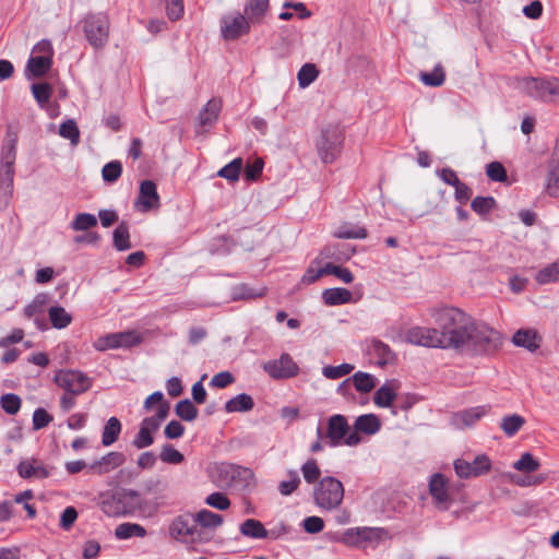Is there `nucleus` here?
Instances as JSON below:
<instances>
[{
	"mask_svg": "<svg viewBox=\"0 0 559 559\" xmlns=\"http://www.w3.org/2000/svg\"><path fill=\"white\" fill-rule=\"evenodd\" d=\"M495 199L491 197H476L471 203V207L477 214L484 215L492 210Z\"/></svg>",
	"mask_w": 559,
	"mask_h": 559,
	"instance_id": "59",
	"label": "nucleus"
},
{
	"mask_svg": "<svg viewBox=\"0 0 559 559\" xmlns=\"http://www.w3.org/2000/svg\"><path fill=\"white\" fill-rule=\"evenodd\" d=\"M429 492L435 500V506L445 511L449 509L451 498L448 492L447 479L441 474H435L429 481Z\"/></svg>",
	"mask_w": 559,
	"mask_h": 559,
	"instance_id": "17",
	"label": "nucleus"
},
{
	"mask_svg": "<svg viewBox=\"0 0 559 559\" xmlns=\"http://www.w3.org/2000/svg\"><path fill=\"white\" fill-rule=\"evenodd\" d=\"M51 57L50 56H36L31 57L27 62V71L34 78H40L50 69Z\"/></svg>",
	"mask_w": 559,
	"mask_h": 559,
	"instance_id": "33",
	"label": "nucleus"
},
{
	"mask_svg": "<svg viewBox=\"0 0 559 559\" xmlns=\"http://www.w3.org/2000/svg\"><path fill=\"white\" fill-rule=\"evenodd\" d=\"M97 225V218L90 213H79L71 222V228L74 231H85Z\"/></svg>",
	"mask_w": 559,
	"mask_h": 559,
	"instance_id": "44",
	"label": "nucleus"
},
{
	"mask_svg": "<svg viewBox=\"0 0 559 559\" xmlns=\"http://www.w3.org/2000/svg\"><path fill=\"white\" fill-rule=\"evenodd\" d=\"M361 545L365 543L379 542L385 534V531L380 527H360Z\"/></svg>",
	"mask_w": 559,
	"mask_h": 559,
	"instance_id": "62",
	"label": "nucleus"
},
{
	"mask_svg": "<svg viewBox=\"0 0 559 559\" xmlns=\"http://www.w3.org/2000/svg\"><path fill=\"white\" fill-rule=\"evenodd\" d=\"M169 535L175 540L194 546L209 543L212 534L195 525L192 513L177 515L169 524Z\"/></svg>",
	"mask_w": 559,
	"mask_h": 559,
	"instance_id": "3",
	"label": "nucleus"
},
{
	"mask_svg": "<svg viewBox=\"0 0 559 559\" xmlns=\"http://www.w3.org/2000/svg\"><path fill=\"white\" fill-rule=\"evenodd\" d=\"M100 508L102 511L109 516H117L124 513L121 507V499L116 496H109L102 500Z\"/></svg>",
	"mask_w": 559,
	"mask_h": 559,
	"instance_id": "50",
	"label": "nucleus"
},
{
	"mask_svg": "<svg viewBox=\"0 0 559 559\" xmlns=\"http://www.w3.org/2000/svg\"><path fill=\"white\" fill-rule=\"evenodd\" d=\"M491 412V405H478L456 412L451 417L452 425L457 429L473 427L478 420Z\"/></svg>",
	"mask_w": 559,
	"mask_h": 559,
	"instance_id": "14",
	"label": "nucleus"
},
{
	"mask_svg": "<svg viewBox=\"0 0 559 559\" xmlns=\"http://www.w3.org/2000/svg\"><path fill=\"white\" fill-rule=\"evenodd\" d=\"M17 473L22 478H47L49 476L48 469L40 464L36 459L23 460L17 465Z\"/></svg>",
	"mask_w": 559,
	"mask_h": 559,
	"instance_id": "23",
	"label": "nucleus"
},
{
	"mask_svg": "<svg viewBox=\"0 0 559 559\" xmlns=\"http://www.w3.org/2000/svg\"><path fill=\"white\" fill-rule=\"evenodd\" d=\"M316 504L324 510H335L344 499L343 484L332 476L321 478L313 489Z\"/></svg>",
	"mask_w": 559,
	"mask_h": 559,
	"instance_id": "5",
	"label": "nucleus"
},
{
	"mask_svg": "<svg viewBox=\"0 0 559 559\" xmlns=\"http://www.w3.org/2000/svg\"><path fill=\"white\" fill-rule=\"evenodd\" d=\"M250 23L247 16L240 13L225 15L221 20L222 35L226 40L237 39L249 33Z\"/></svg>",
	"mask_w": 559,
	"mask_h": 559,
	"instance_id": "11",
	"label": "nucleus"
},
{
	"mask_svg": "<svg viewBox=\"0 0 559 559\" xmlns=\"http://www.w3.org/2000/svg\"><path fill=\"white\" fill-rule=\"evenodd\" d=\"M115 536L118 539H128L133 536L144 537L146 536V530L138 523H122L116 527Z\"/></svg>",
	"mask_w": 559,
	"mask_h": 559,
	"instance_id": "36",
	"label": "nucleus"
},
{
	"mask_svg": "<svg viewBox=\"0 0 559 559\" xmlns=\"http://www.w3.org/2000/svg\"><path fill=\"white\" fill-rule=\"evenodd\" d=\"M546 475H527V476H520V475H512L510 477L511 481L520 487H531V486H538L543 484L546 480Z\"/></svg>",
	"mask_w": 559,
	"mask_h": 559,
	"instance_id": "58",
	"label": "nucleus"
},
{
	"mask_svg": "<svg viewBox=\"0 0 559 559\" xmlns=\"http://www.w3.org/2000/svg\"><path fill=\"white\" fill-rule=\"evenodd\" d=\"M253 406V399L247 393H241L226 402L225 411L226 413H245L251 411Z\"/></svg>",
	"mask_w": 559,
	"mask_h": 559,
	"instance_id": "26",
	"label": "nucleus"
},
{
	"mask_svg": "<svg viewBox=\"0 0 559 559\" xmlns=\"http://www.w3.org/2000/svg\"><path fill=\"white\" fill-rule=\"evenodd\" d=\"M395 397L396 389L393 383H385L376 391L373 402L379 407H390Z\"/></svg>",
	"mask_w": 559,
	"mask_h": 559,
	"instance_id": "31",
	"label": "nucleus"
},
{
	"mask_svg": "<svg viewBox=\"0 0 559 559\" xmlns=\"http://www.w3.org/2000/svg\"><path fill=\"white\" fill-rule=\"evenodd\" d=\"M243 167L242 159L240 157L235 158L229 164L225 165L217 173V176L225 178L230 182H236L239 179L240 171Z\"/></svg>",
	"mask_w": 559,
	"mask_h": 559,
	"instance_id": "42",
	"label": "nucleus"
},
{
	"mask_svg": "<svg viewBox=\"0 0 559 559\" xmlns=\"http://www.w3.org/2000/svg\"><path fill=\"white\" fill-rule=\"evenodd\" d=\"M486 175L492 181L503 182L507 180V171L499 162H491L486 167Z\"/></svg>",
	"mask_w": 559,
	"mask_h": 559,
	"instance_id": "60",
	"label": "nucleus"
},
{
	"mask_svg": "<svg viewBox=\"0 0 559 559\" xmlns=\"http://www.w3.org/2000/svg\"><path fill=\"white\" fill-rule=\"evenodd\" d=\"M264 371L274 379H287L298 373V366L289 354H282L278 359L269 360L263 365Z\"/></svg>",
	"mask_w": 559,
	"mask_h": 559,
	"instance_id": "12",
	"label": "nucleus"
},
{
	"mask_svg": "<svg viewBox=\"0 0 559 559\" xmlns=\"http://www.w3.org/2000/svg\"><path fill=\"white\" fill-rule=\"evenodd\" d=\"M48 316L51 325L55 329L59 330L67 328L72 321L71 314L67 312L63 307L60 306L50 307L48 310Z\"/></svg>",
	"mask_w": 559,
	"mask_h": 559,
	"instance_id": "37",
	"label": "nucleus"
},
{
	"mask_svg": "<svg viewBox=\"0 0 559 559\" xmlns=\"http://www.w3.org/2000/svg\"><path fill=\"white\" fill-rule=\"evenodd\" d=\"M525 425V418L518 414L504 416L501 419L500 428L507 437H513Z\"/></svg>",
	"mask_w": 559,
	"mask_h": 559,
	"instance_id": "34",
	"label": "nucleus"
},
{
	"mask_svg": "<svg viewBox=\"0 0 559 559\" xmlns=\"http://www.w3.org/2000/svg\"><path fill=\"white\" fill-rule=\"evenodd\" d=\"M419 80L430 87H439L445 81V72L441 64H437L431 72H420Z\"/></svg>",
	"mask_w": 559,
	"mask_h": 559,
	"instance_id": "39",
	"label": "nucleus"
},
{
	"mask_svg": "<svg viewBox=\"0 0 559 559\" xmlns=\"http://www.w3.org/2000/svg\"><path fill=\"white\" fill-rule=\"evenodd\" d=\"M110 21L103 12L88 13L83 20V31L90 45L95 49L104 48L109 38Z\"/></svg>",
	"mask_w": 559,
	"mask_h": 559,
	"instance_id": "6",
	"label": "nucleus"
},
{
	"mask_svg": "<svg viewBox=\"0 0 559 559\" xmlns=\"http://www.w3.org/2000/svg\"><path fill=\"white\" fill-rule=\"evenodd\" d=\"M491 468V461L488 455H476L472 462L457 459L454 461V469L460 478H472L487 474Z\"/></svg>",
	"mask_w": 559,
	"mask_h": 559,
	"instance_id": "9",
	"label": "nucleus"
},
{
	"mask_svg": "<svg viewBox=\"0 0 559 559\" xmlns=\"http://www.w3.org/2000/svg\"><path fill=\"white\" fill-rule=\"evenodd\" d=\"M169 408V403L162 404L158 406L156 414L150 417H145L140 426L151 433L156 432L162 421L168 416Z\"/></svg>",
	"mask_w": 559,
	"mask_h": 559,
	"instance_id": "28",
	"label": "nucleus"
},
{
	"mask_svg": "<svg viewBox=\"0 0 559 559\" xmlns=\"http://www.w3.org/2000/svg\"><path fill=\"white\" fill-rule=\"evenodd\" d=\"M141 342L142 336L136 331H123L99 336L93 346L98 352H105L107 349L130 348L139 345Z\"/></svg>",
	"mask_w": 559,
	"mask_h": 559,
	"instance_id": "7",
	"label": "nucleus"
},
{
	"mask_svg": "<svg viewBox=\"0 0 559 559\" xmlns=\"http://www.w3.org/2000/svg\"><path fill=\"white\" fill-rule=\"evenodd\" d=\"M512 342L515 346L524 347L530 352H535L540 346L542 337L535 330L521 329L514 333Z\"/></svg>",
	"mask_w": 559,
	"mask_h": 559,
	"instance_id": "22",
	"label": "nucleus"
},
{
	"mask_svg": "<svg viewBox=\"0 0 559 559\" xmlns=\"http://www.w3.org/2000/svg\"><path fill=\"white\" fill-rule=\"evenodd\" d=\"M371 353L378 358V365L384 366L393 362L395 355L390 346L379 340H373L370 347Z\"/></svg>",
	"mask_w": 559,
	"mask_h": 559,
	"instance_id": "32",
	"label": "nucleus"
},
{
	"mask_svg": "<svg viewBox=\"0 0 559 559\" xmlns=\"http://www.w3.org/2000/svg\"><path fill=\"white\" fill-rule=\"evenodd\" d=\"M344 142V130L338 123H330L322 128L316 140V148L322 163L331 164L341 154Z\"/></svg>",
	"mask_w": 559,
	"mask_h": 559,
	"instance_id": "4",
	"label": "nucleus"
},
{
	"mask_svg": "<svg viewBox=\"0 0 559 559\" xmlns=\"http://www.w3.org/2000/svg\"><path fill=\"white\" fill-rule=\"evenodd\" d=\"M16 143L17 135L11 131H8L4 143L1 150V166L0 173L14 176V163L16 158Z\"/></svg>",
	"mask_w": 559,
	"mask_h": 559,
	"instance_id": "19",
	"label": "nucleus"
},
{
	"mask_svg": "<svg viewBox=\"0 0 559 559\" xmlns=\"http://www.w3.org/2000/svg\"><path fill=\"white\" fill-rule=\"evenodd\" d=\"M2 409L9 415H15L21 408V399L13 393L3 394L0 397Z\"/></svg>",
	"mask_w": 559,
	"mask_h": 559,
	"instance_id": "52",
	"label": "nucleus"
},
{
	"mask_svg": "<svg viewBox=\"0 0 559 559\" xmlns=\"http://www.w3.org/2000/svg\"><path fill=\"white\" fill-rule=\"evenodd\" d=\"M222 109V100L218 98L210 99L201 109L198 116L199 126L203 128L213 127Z\"/></svg>",
	"mask_w": 559,
	"mask_h": 559,
	"instance_id": "21",
	"label": "nucleus"
},
{
	"mask_svg": "<svg viewBox=\"0 0 559 559\" xmlns=\"http://www.w3.org/2000/svg\"><path fill=\"white\" fill-rule=\"evenodd\" d=\"M545 189L551 197L559 195V135L548 160Z\"/></svg>",
	"mask_w": 559,
	"mask_h": 559,
	"instance_id": "16",
	"label": "nucleus"
},
{
	"mask_svg": "<svg viewBox=\"0 0 559 559\" xmlns=\"http://www.w3.org/2000/svg\"><path fill=\"white\" fill-rule=\"evenodd\" d=\"M126 461V456L121 452H109L99 460L88 465L90 469L98 475L108 474L119 467Z\"/></svg>",
	"mask_w": 559,
	"mask_h": 559,
	"instance_id": "20",
	"label": "nucleus"
},
{
	"mask_svg": "<svg viewBox=\"0 0 559 559\" xmlns=\"http://www.w3.org/2000/svg\"><path fill=\"white\" fill-rule=\"evenodd\" d=\"M352 381L354 383L355 389L360 393L370 392L371 390L374 389L377 383V379L374 378V376L362 371H357L356 373H354L352 377Z\"/></svg>",
	"mask_w": 559,
	"mask_h": 559,
	"instance_id": "40",
	"label": "nucleus"
},
{
	"mask_svg": "<svg viewBox=\"0 0 559 559\" xmlns=\"http://www.w3.org/2000/svg\"><path fill=\"white\" fill-rule=\"evenodd\" d=\"M121 423L117 417H110L104 426L102 435V443L109 447L115 443L121 432Z\"/></svg>",
	"mask_w": 559,
	"mask_h": 559,
	"instance_id": "30",
	"label": "nucleus"
},
{
	"mask_svg": "<svg viewBox=\"0 0 559 559\" xmlns=\"http://www.w3.org/2000/svg\"><path fill=\"white\" fill-rule=\"evenodd\" d=\"M240 533L250 538L261 539L267 537V530L264 525L254 519H247L239 527Z\"/></svg>",
	"mask_w": 559,
	"mask_h": 559,
	"instance_id": "29",
	"label": "nucleus"
},
{
	"mask_svg": "<svg viewBox=\"0 0 559 559\" xmlns=\"http://www.w3.org/2000/svg\"><path fill=\"white\" fill-rule=\"evenodd\" d=\"M300 485V478L296 471L288 472V479L278 484V490L283 496L292 495Z\"/></svg>",
	"mask_w": 559,
	"mask_h": 559,
	"instance_id": "57",
	"label": "nucleus"
},
{
	"mask_svg": "<svg viewBox=\"0 0 559 559\" xmlns=\"http://www.w3.org/2000/svg\"><path fill=\"white\" fill-rule=\"evenodd\" d=\"M352 293L346 288H328L322 293V299L325 305L336 306L343 305L352 299Z\"/></svg>",
	"mask_w": 559,
	"mask_h": 559,
	"instance_id": "27",
	"label": "nucleus"
},
{
	"mask_svg": "<svg viewBox=\"0 0 559 559\" xmlns=\"http://www.w3.org/2000/svg\"><path fill=\"white\" fill-rule=\"evenodd\" d=\"M195 525L199 528H203L206 531L207 528H216L221 526L224 522L223 516L221 514L214 513L206 509H203L197 513H192Z\"/></svg>",
	"mask_w": 559,
	"mask_h": 559,
	"instance_id": "24",
	"label": "nucleus"
},
{
	"mask_svg": "<svg viewBox=\"0 0 559 559\" xmlns=\"http://www.w3.org/2000/svg\"><path fill=\"white\" fill-rule=\"evenodd\" d=\"M59 135L70 141L72 145H78L80 142V130L73 119H68L59 127Z\"/></svg>",
	"mask_w": 559,
	"mask_h": 559,
	"instance_id": "43",
	"label": "nucleus"
},
{
	"mask_svg": "<svg viewBox=\"0 0 559 559\" xmlns=\"http://www.w3.org/2000/svg\"><path fill=\"white\" fill-rule=\"evenodd\" d=\"M122 174V165L119 160L107 163L102 169L103 179L107 182H115Z\"/></svg>",
	"mask_w": 559,
	"mask_h": 559,
	"instance_id": "55",
	"label": "nucleus"
},
{
	"mask_svg": "<svg viewBox=\"0 0 559 559\" xmlns=\"http://www.w3.org/2000/svg\"><path fill=\"white\" fill-rule=\"evenodd\" d=\"M354 370V366L350 364H342L340 366H325L322 369V373L328 379H338L346 374H349Z\"/></svg>",
	"mask_w": 559,
	"mask_h": 559,
	"instance_id": "56",
	"label": "nucleus"
},
{
	"mask_svg": "<svg viewBox=\"0 0 559 559\" xmlns=\"http://www.w3.org/2000/svg\"><path fill=\"white\" fill-rule=\"evenodd\" d=\"M52 416L44 408L35 409L33 414V429L39 430L48 426L52 421Z\"/></svg>",
	"mask_w": 559,
	"mask_h": 559,
	"instance_id": "63",
	"label": "nucleus"
},
{
	"mask_svg": "<svg viewBox=\"0 0 559 559\" xmlns=\"http://www.w3.org/2000/svg\"><path fill=\"white\" fill-rule=\"evenodd\" d=\"M324 275L326 274H333L337 278H340L342 282L349 284L354 281L353 273L347 267H342L340 265H335L332 263H326L323 266Z\"/></svg>",
	"mask_w": 559,
	"mask_h": 559,
	"instance_id": "54",
	"label": "nucleus"
},
{
	"mask_svg": "<svg viewBox=\"0 0 559 559\" xmlns=\"http://www.w3.org/2000/svg\"><path fill=\"white\" fill-rule=\"evenodd\" d=\"M539 462L528 452H525L521 457L513 463V468L524 473H532L539 468Z\"/></svg>",
	"mask_w": 559,
	"mask_h": 559,
	"instance_id": "48",
	"label": "nucleus"
},
{
	"mask_svg": "<svg viewBox=\"0 0 559 559\" xmlns=\"http://www.w3.org/2000/svg\"><path fill=\"white\" fill-rule=\"evenodd\" d=\"M432 318L440 329L441 348L485 354L491 353L500 346V334L496 330L486 324L476 323L459 308L435 309Z\"/></svg>",
	"mask_w": 559,
	"mask_h": 559,
	"instance_id": "1",
	"label": "nucleus"
},
{
	"mask_svg": "<svg viewBox=\"0 0 559 559\" xmlns=\"http://www.w3.org/2000/svg\"><path fill=\"white\" fill-rule=\"evenodd\" d=\"M380 427V420L374 414L360 415L355 420V431L347 436L345 444L349 447L357 445L361 441V438L358 435L359 432L373 435L379 431Z\"/></svg>",
	"mask_w": 559,
	"mask_h": 559,
	"instance_id": "13",
	"label": "nucleus"
},
{
	"mask_svg": "<svg viewBox=\"0 0 559 559\" xmlns=\"http://www.w3.org/2000/svg\"><path fill=\"white\" fill-rule=\"evenodd\" d=\"M153 442V433H151L150 431L145 430L140 426V430L132 441L133 447L140 450L152 445Z\"/></svg>",
	"mask_w": 559,
	"mask_h": 559,
	"instance_id": "64",
	"label": "nucleus"
},
{
	"mask_svg": "<svg viewBox=\"0 0 559 559\" xmlns=\"http://www.w3.org/2000/svg\"><path fill=\"white\" fill-rule=\"evenodd\" d=\"M136 206L142 212L159 207V195L154 181L144 180L141 182Z\"/></svg>",
	"mask_w": 559,
	"mask_h": 559,
	"instance_id": "18",
	"label": "nucleus"
},
{
	"mask_svg": "<svg viewBox=\"0 0 559 559\" xmlns=\"http://www.w3.org/2000/svg\"><path fill=\"white\" fill-rule=\"evenodd\" d=\"M516 88L534 99L559 105V78L557 76L521 78L516 80Z\"/></svg>",
	"mask_w": 559,
	"mask_h": 559,
	"instance_id": "2",
	"label": "nucleus"
},
{
	"mask_svg": "<svg viewBox=\"0 0 559 559\" xmlns=\"http://www.w3.org/2000/svg\"><path fill=\"white\" fill-rule=\"evenodd\" d=\"M13 175L0 173V209H4L13 193Z\"/></svg>",
	"mask_w": 559,
	"mask_h": 559,
	"instance_id": "41",
	"label": "nucleus"
},
{
	"mask_svg": "<svg viewBox=\"0 0 559 559\" xmlns=\"http://www.w3.org/2000/svg\"><path fill=\"white\" fill-rule=\"evenodd\" d=\"M55 382L66 392L80 395L91 386L90 379L76 370H62L56 373Z\"/></svg>",
	"mask_w": 559,
	"mask_h": 559,
	"instance_id": "8",
	"label": "nucleus"
},
{
	"mask_svg": "<svg viewBox=\"0 0 559 559\" xmlns=\"http://www.w3.org/2000/svg\"><path fill=\"white\" fill-rule=\"evenodd\" d=\"M535 280L540 285L559 282V259L539 270Z\"/></svg>",
	"mask_w": 559,
	"mask_h": 559,
	"instance_id": "38",
	"label": "nucleus"
},
{
	"mask_svg": "<svg viewBox=\"0 0 559 559\" xmlns=\"http://www.w3.org/2000/svg\"><path fill=\"white\" fill-rule=\"evenodd\" d=\"M205 503L217 510H227L230 507V500L222 492H213L206 497Z\"/></svg>",
	"mask_w": 559,
	"mask_h": 559,
	"instance_id": "61",
	"label": "nucleus"
},
{
	"mask_svg": "<svg viewBox=\"0 0 559 559\" xmlns=\"http://www.w3.org/2000/svg\"><path fill=\"white\" fill-rule=\"evenodd\" d=\"M350 433V427L344 415L336 414L328 419L325 438L330 447H338L345 443V439Z\"/></svg>",
	"mask_w": 559,
	"mask_h": 559,
	"instance_id": "15",
	"label": "nucleus"
},
{
	"mask_svg": "<svg viewBox=\"0 0 559 559\" xmlns=\"http://www.w3.org/2000/svg\"><path fill=\"white\" fill-rule=\"evenodd\" d=\"M162 462L167 464H180L183 462V454L176 450L171 444H165L159 453Z\"/></svg>",
	"mask_w": 559,
	"mask_h": 559,
	"instance_id": "53",
	"label": "nucleus"
},
{
	"mask_svg": "<svg viewBox=\"0 0 559 559\" xmlns=\"http://www.w3.org/2000/svg\"><path fill=\"white\" fill-rule=\"evenodd\" d=\"M319 75V71L313 63H305L297 75L298 84L300 87L305 88L309 86Z\"/></svg>",
	"mask_w": 559,
	"mask_h": 559,
	"instance_id": "45",
	"label": "nucleus"
},
{
	"mask_svg": "<svg viewBox=\"0 0 559 559\" xmlns=\"http://www.w3.org/2000/svg\"><path fill=\"white\" fill-rule=\"evenodd\" d=\"M114 246L118 251H124L131 248L129 225L121 222L114 230L112 234Z\"/></svg>",
	"mask_w": 559,
	"mask_h": 559,
	"instance_id": "35",
	"label": "nucleus"
},
{
	"mask_svg": "<svg viewBox=\"0 0 559 559\" xmlns=\"http://www.w3.org/2000/svg\"><path fill=\"white\" fill-rule=\"evenodd\" d=\"M301 473L304 479L308 484H314L319 480L321 471L316 460L309 459L301 465Z\"/></svg>",
	"mask_w": 559,
	"mask_h": 559,
	"instance_id": "49",
	"label": "nucleus"
},
{
	"mask_svg": "<svg viewBox=\"0 0 559 559\" xmlns=\"http://www.w3.org/2000/svg\"><path fill=\"white\" fill-rule=\"evenodd\" d=\"M175 411L176 415L186 421H192L198 416L197 407L188 399L178 402Z\"/></svg>",
	"mask_w": 559,
	"mask_h": 559,
	"instance_id": "47",
	"label": "nucleus"
},
{
	"mask_svg": "<svg viewBox=\"0 0 559 559\" xmlns=\"http://www.w3.org/2000/svg\"><path fill=\"white\" fill-rule=\"evenodd\" d=\"M334 236L340 239H364L367 237V230L360 226H341L335 230Z\"/></svg>",
	"mask_w": 559,
	"mask_h": 559,
	"instance_id": "46",
	"label": "nucleus"
},
{
	"mask_svg": "<svg viewBox=\"0 0 559 559\" xmlns=\"http://www.w3.org/2000/svg\"><path fill=\"white\" fill-rule=\"evenodd\" d=\"M440 329L415 326L405 334L407 343L425 347H441Z\"/></svg>",
	"mask_w": 559,
	"mask_h": 559,
	"instance_id": "10",
	"label": "nucleus"
},
{
	"mask_svg": "<svg viewBox=\"0 0 559 559\" xmlns=\"http://www.w3.org/2000/svg\"><path fill=\"white\" fill-rule=\"evenodd\" d=\"M269 10V0H250L245 7L247 19L255 24L261 23Z\"/></svg>",
	"mask_w": 559,
	"mask_h": 559,
	"instance_id": "25",
	"label": "nucleus"
},
{
	"mask_svg": "<svg viewBox=\"0 0 559 559\" xmlns=\"http://www.w3.org/2000/svg\"><path fill=\"white\" fill-rule=\"evenodd\" d=\"M32 93L39 106H45L51 97L52 88L48 83H35L32 85Z\"/></svg>",
	"mask_w": 559,
	"mask_h": 559,
	"instance_id": "51",
	"label": "nucleus"
}]
</instances>
